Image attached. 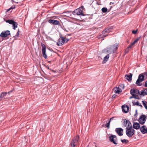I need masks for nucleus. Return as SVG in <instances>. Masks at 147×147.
<instances>
[{
  "instance_id": "nucleus-1",
  "label": "nucleus",
  "mask_w": 147,
  "mask_h": 147,
  "mask_svg": "<svg viewBox=\"0 0 147 147\" xmlns=\"http://www.w3.org/2000/svg\"><path fill=\"white\" fill-rule=\"evenodd\" d=\"M118 45L116 43L114 45L108 47L103 51V52L105 54H111L116 50L118 48Z\"/></svg>"
},
{
  "instance_id": "nucleus-2",
  "label": "nucleus",
  "mask_w": 147,
  "mask_h": 147,
  "mask_svg": "<svg viewBox=\"0 0 147 147\" xmlns=\"http://www.w3.org/2000/svg\"><path fill=\"white\" fill-rule=\"evenodd\" d=\"M147 75V73L146 72L140 74L139 75L138 78L136 82V84L138 86H141L142 84L140 83V82L143 81L144 80V75Z\"/></svg>"
},
{
  "instance_id": "nucleus-3",
  "label": "nucleus",
  "mask_w": 147,
  "mask_h": 147,
  "mask_svg": "<svg viewBox=\"0 0 147 147\" xmlns=\"http://www.w3.org/2000/svg\"><path fill=\"white\" fill-rule=\"evenodd\" d=\"M79 137L77 135L72 139L71 143V146L72 147H74L78 144L79 143Z\"/></svg>"
},
{
  "instance_id": "nucleus-4",
  "label": "nucleus",
  "mask_w": 147,
  "mask_h": 147,
  "mask_svg": "<svg viewBox=\"0 0 147 147\" xmlns=\"http://www.w3.org/2000/svg\"><path fill=\"white\" fill-rule=\"evenodd\" d=\"M84 7L83 6H81V7L79 8L76 9L73 12V14L75 15H82L84 16V14L82 13V10L84 9Z\"/></svg>"
},
{
  "instance_id": "nucleus-5",
  "label": "nucleus",
  "mask_w": 147,
  "mask_h": 147,
  "mask_svg": "<svg viewBox=\"0 0 147 147\" xmlns=\"http://www.w3.org/2000/svg\"><path fill=\"white\" fill-rule=\"evenodd\" d=\"M130 93L131 95L134 96V97L138 99V95L139 94V91L137 89H132L130 90Z\"/></svg>"
},
{
  "instance_id": "nucleus-6",
  "label": "nucleus",
  "mask_w": 147,
  "mask_h": 147,
  "mask_svg": "<svg viewBox=\"0 0 147 147\" xmlns=\"http://www.w3.org/2000/svg\"><path fill=\"white\" fill-rule=\"evenodd\" d=\"M135 133L134 130L132 128L126 129V135L129 137H132Z\"/></svg>"
},
{
  "instance_id": "nucleus-7",
  "label": "nucleus",
  "mask_w": 147,
  "mask_h": 147,
  "mask_svg": "<svg viewBox=\"0 0 147 147\" xmlns=\"http://www.w3.org/2000/svg\"><path fill=\"white\" fill-rule=\"evenodd\" d=\"M124 87V86L123 84H121L119 87H116L115 88L113 89V91L115 93L119 94L122 92V89H123Z\"/></svg>"
},
{
  "instance_id": "nucleus-8",
  "label": "nucleus",
  "mask_w": 147,
  "mask_h": 147,
  "mask_svg": "<svg viewBox=\"0 0 147 147\" xmlns=\"http://www.w3.org/2000/svg\"><path fill=\"white\" fill-rule=\"evenodd\" d=\"M5 22L7 23H8L10 24H12L13 27V29L14 30H15L16 28L17 27L18 24L17 23L12 20H6Z\"/></svg>"
},
{
  "instance_id": "nucleus-9",
  "label": "nucleus",
  "mask_w": 147,
  "mask_h": 147,
  "mask_svg": "<svg viewBox=\"0 0 147 147\" xmlns=\"http://www.w3.org/2000/svg\"><path fill=\"white\" fill-rule=\"evenodd\" d=\"M109 139L111 142L115 144H117V139L115 135H111L109 137Z\"/></svg>"
},
{
  "instance_id": "nucleus-10",
  "label": "nucleus",
  "mask_w": 147,
  "mask_h": 147,
  "mask_svg": "<svg viewBox=\"0 0 147 147\" xmlns=\"http://www.w3.org/2000/svg\"><path fill=\"white\" fill-rule=\"evenodd\" d=\"M111 31L110 28L108 27L105 29L102 32V34L100 35L101 37H105L108 35V33Z\"/></svg>"
},
{
  "instance_id": "nucleus-11",
  "label": "nucleus",
  "mask_w": 147,
  "mask_h": 147,
  "mask_svg": "<svg viewBox=\"0 0 147 147\" xmlns=\"http://www.w3.org/2000/svg\"><path fill=\"white\" fill-rule=\"evenodd\" d=\"M147 119L146 117L144 115H143L140 117L139 121L140 124L143 125L145 123Z\"/></svg>"
},
{
  "instance_id": "nucleus-12",
  "label": "nucleus",
  "mask_w": 147,
  "mask_h": 147,
  "mask_svg": "<svg viewBox=\"0 0 147 147\" xmlns=\"http://www.w3.org/2000/svg\"><path fill=\"white\" fill-rule=\"evenodd\" d=\"M10 34V32L9 30L3 31L0 34V36L2 37H7Z\"/></svg>"
},
{
  "instance_id": "nucleus-13",
  "label": "nucleus",
  "mask_w": 147,
  "mask_h": 147,
  "mask_svg": "<svg viewBox=\"0 0 147 147\" xmlns=\"http://www.w3.org/2000/svg\"><path fill=\"white\" fill-rule=\"evenodd\" d=\"M63 39H64V37H60L59 38L57 43V45L59 46H61L64 43Z\"/></svg>"
},
{
  "instance_id": "nucleus-14",
  "label": "nucleus",
  "mask_w": 147,
  "mask_h": 147,
  "mask_svg": "<svg viewBox=\"0 0 147 147\" xmlns=\"http://www.w3.org/2000/svg\"><path fill=\"white\" fill-rule=\"evenodd\" d=\"M42 51L43 56L45 58H46L47 56L46 54V46L45 45L43 44H42Z\"/></svg>"
},
{
  "instance_id": "nucleus-15",
  "label": "nucleus",
  "mask_w": 147,
  "mask_h": 147,
  "mask_svg": "<svg viewBox=\"0 0 147 147\" xmlns=\"http://www.w3.org/2000/svg\"><path fill=\"white\" fill-rule=\"evenodd\" d=\"M124 123L126 127V129L132 128L131 123L129 121L125 120L124 121Z\"/></svg>"
},
{
  "instance_id": "nucleus-16",
  "label": "nucleus",
  "mask_w": 147,
  "mask_h": 147,
  "mask_svg": "<svg viewBox=\"0 0 147 147\" xmlns=\"http://www.w3.org/2000/svg\"><path fill=\"white\" fill-rule=\"evenodd\" d=\"M116 131L119 136H121L123 135V130L121 128H117L116 129Z\"/></svg>"
},
{
  "instance_id": "nucleus-17",
  "label": "nucleus",
  "mask_w": 147,
  "mask_h": 147,
  "mask_svg": "<svg viewBox=\"0 0 147 147\" xmlns=\"http://www.w3.org/2000/svg\"><path fill=\"white\" fill-rule=\"evenodd\" d=\"M140 130L143 134L147 133V128L145 125H143L140 127Z\"/></svg>"
},
{
  "instance_id": "nucleus-18",
  "label": "nucleus",
  "mask_w": 147,
  "mask_h": 147,
  "mask_svg": "<svg viewBox=\"0 0 147 147\" xmlns=\"http://www.w3.org/2000/svg\"><path fill=\"white\" fill-rule=\"evenodd\" d=\"M48 21L49 23H51L53 25H58L59 24V22L57 20L50 19Z\"/></svg>"
},
{
  "instance_id": "nucleus-19",
  "label": "nucleus",
  "mask_w": 147,
  "mask_h": 147,
  "mask_svg": "<svg viewBox=\"0 0 147 147\" xmlns=\"http://www.w3.org/2000/svg\"><path fill=\"white\" fill-rule=\"evenodd\" d=\"M122 108L123 112L125 113L127 112L129 109V107L127 105H122Z\"/></svg>"
},
{
  "instance_id": "nucleus-20",
  "label": "nucleus",
  "mask_w": 147,
  "mask_h": 147,
  "mask_svg": "<svg viewBox=\"0 0 147 147\" xmlns=\"http://www.w3.org/2000/svg\"><path fill=\"white\" fill-rule=\"evenodd\" d=\"M140 126L139 123L135 122L133 125V127L136 129H139L140 128Z\"/></svg>"
},
{
  "instance_id": "nucleus-21",
  "label": "nucleus",
  "mask_w": 147,
  "mask_h": 147,
  "mask_svg": "<svg viewBox=\"0 0 147 147\" xmlns=\"http://www.w3.org/2000/svg\"><path fill=\"white\" fill-rule=\"evenodd\" d=\"M109 54H107L106 56H105L102 62V63H105L107 61H108L109 57Z\"/></svg>"
},
{
  "instance_id": "nucleus-22",
  "label": "nucleus",
  "mask_w": 147,
  "mask_h": 147,
  "mask_svg": "<svg viewBox=\"0 0 147 147\" xmlns=\"http://www.w3.org/2000/svg\"><path fill=\"white\" fill-rule=\"evenodd\" d=\"M132 74H129L126 75L125 76V78L129 81H131L132 80Z\"/></svg>"
},
{
  "instance_id": "nucleus-23",
  "label": "nucleus",
  "mask_w": 147,
  "mask_h": 147,
  "mask_svg": "<svg viewBox=\"0 0 147 147\" xmlns=\"http://www.w3.org/2000/svg\"><path fill=\"white\" fill-rule=\"evenodd\" d=\"M140 94L141 95H143V96L147 95V89L145 88L143 89V90L141 91V93Z\"/></svg>"
},
{
  "instance_id": "nucleus-24",
  "label": "nucleus",
  "mask_w": 147,
  "mask_h": 147,
  "mask_svg": "<svg viewBox=\"0 0 147 147\" xmlns=\"http://www.w3.org/2000/svg\"><path fill=\"white\" fill-rule=\"evenodd\" d=\"M7 93V92H3L1 93L0 96V100H1L2 98L5 96Z\"/></svg>"
},
{
  "instance_id": "nucleus-25",
  "label": "nucleus",
  "mask_w": 147,
  "mask_h": 147,
  "mask_svg": "<svg viewBox=\"0 0 147 147\" xmlns=\"http://www.w3.org/2000/svg\"><path fill=\"white\" fill-rule=\"evenodd\" d=\"M143 105L146 109H147V102L145 101H142Z\"/></svg>"
},
{
  "instance_id": "nucleus-26",
  "label": "nucleus",
  "mask_w": 147,
  "mask_h": 147,
  "mask_svg": "<svg viewBox=\"0 0 147 147\" xmlns=\"http://www.w3.org/2000/svg\"><path fill=\"white\" fill-rule=\"evenodd\" d=\"M133 103L134 105H137L138 106H140L141 107H142V105L141 104L140 102H133Z\"/></svg>"
},
{
  "instance_id": "nucleus-27",
  "label": "nucleus",
  "mask_w": 147,
  "mask_h": 147,
  "mask_svg": "<svg viewBox=\"0 0 147 147\" xmlns=\"http://www.w3.org/2000/svg\"><path fill=\"white\" fill-rule=\"evenodd\" d=\"M107 11V8L103 7L102 9V11L104 13L106 12Z\"/></svg>"
},
{
  "instance_id": "nucleus-28",
  "label": "nucleus",
  "mask_w": 147,
  "mask_h": 147,
  "mask_svg": "<svg viewBox=\"0 0 147 147\" xmlns=\"http://www.w3.org/2000/svg\"><path fill=\"white\" fill-rule=\"evenodd\" d=\"M140 38H138L137 39H136V40H135L134 41L133 43H132V45H134V44L136 43L139 40Z\"/></svg>"
},
{
  "instance_id": "nucleus-29",
  "label": "nucleus",
  "mask_w": 147,
  "mask_h": 147,
  "mask_svg": "<svg viewBox=\"0 0 147 147\" xmlns=\"http://www.w3.org/2000/svg\"><path fill=\"white\" fill-rule=\"evenodd\" d=\"M121 141L123 143H126L128 142V140L125 139L121 140Z\"/></svg>"
},
{
  "instance_id": "nucleus-30",
  "label": "nucleus",
  "mask_w": 147,
  "mask_h": 147,
  "mask_svg": "<svg viewBox=\"0 0 147 147\" xmlns=\"http://www.w3.org/2000/svg\"><path fill=\"white\" fill-rule=\"evenodd\" d=\"M15 8V7L14 6H12L9 9L7 10V11H10L11 9H13Z\"/></svg>"
},
{
  "instance_id": "nucleus-31",
  "label": "nucleus",
  "mask_w": 147,
  "mask_h": 147,
  "mask_svg": "<svg viewBox=\"0 0 147 147\" xmlns=\"http://www.w3.org/2000/svg\"><path fill=\"white\" fill-rule=\"evenodd\" d=\"M110 121H109V122L108 123H107L105 124V126H106V127H109V125H110Z\"/></svg>"
},
{
  "instance_id": "nucleus-32",
  "label": "nucleus",
  "mask_w": 147,
  "mask_h": 147,
  "mask_svg": "<svg viewBox=\"0 0 147 147\" xmlns=\"http://www.w3.org/2000/svg\"><path fill=\"white\" fill-rule=\"evenodd\" d=\"M63 40H64V43L66 42H67L69 40L68 39L66 38L65 37H64V39H63Z\"/></svg>"
},
{
  "instance_id": "nucleus-33",
  "label": "nucleus",
  "mask_w": 147,
  "mask_h": 147,
  "mask_svg": "<svg viewBox=\"0 0 147 147\" xmlns=\"http://www.w3.org/2000/svg\"><path fill=\"white\" fill-rule=\"evenodd\" d=\"M133 45H132V43H131V45H129L128 46V47H127V49H129V48H131L132 46Z\"/></svg>"
},
{
  "instance_id": "nucleus-34",
  "label": "nucleus",
  "mask_w": 147,
  "mask_h": 147,
  "mask_svg": "<svg viewBox=\"0 0 147 147\" xmlns=\"http://www.w3.org/2000/svg\"><path fill=\"white\" fill-rule=\"evenodd\" d=\"M137 32V30H134L133 31H132V33L133 34H136Z\"/></svg>"
},
{
  "instance_id": "nucleus-35",
  "label": "nucleus",
  "mask_w": 147,
  "mask_h": 147,
  "mask_svg": "<svg viewBox=\"0 0 147 147\" xmlns=\"http://www.w3.org/2000/svg\"><path fill=\"white\" fill-rule=\"evenodd\" d=\"M115 117H113L111 118L110 119V121H110H110H112V120H113L114 119V118Z\"/></svg>"
},
{
  "instance_id": "nucleus-36",
  "label": "nucleus",
  "mask_w": 147,
  "mask_h": 147,
  "mask_svg": "<svg viewBox=\"0 0 147 147\" xmlns=\"http://www.w3.org/2000/svg\"><path fill=\"white\" fill-rule=\"evenodd\" d=\"M145 86L146 87H147V80H146L145 82Z\"/></svg>"
},
{
  "instance_id": "nucleus-37",
  "label": "nucleus",
  "mask_w": 147,
  "mask_h": 147,
  "mask_svg": "<svg viewBox=\"0 0 147 147\" xmlns=\"http://www.w3.org/2000/svg\"><path fill=\"white\" fill-rule=\"evenodd\" d=\"M19 30L18 31V32H17L16 35V36H18L19 35Z\"/></svg>"
},
{
  "instance_id": "nucleus-38",
  "label": "nucleus",
  "mask_w": 147,
  "mask_h": 147,
  "mask_svg": "<svg viewBox=\"0 0 147 147\" xmlns=\"http://www.w3.org/2000/svg\"><path fill=\"white\" fill-rule=\"evenodd\" d=\"M115 95H113L112 96V98H114V97H115Z\"/></svg>"
},
{
  "instance_id": "nucleus-39",
  "label": "nucleus",
  "mask_w": 147,
  "mask_h": 147,
  "mask_svg": "<svg viewBox=\"0 0 147 147\" xmlns=\"http://www.w3.org/2000/svg\"><path fill=\"white\" fill-rule=\"evenodd\" d=\"M40 130L41 131H43V130H43H43H41V129H40Z\"/></svg>"
},
{
  "instance_id": "nucleus-40",
  "label": "nucleus",
  "mask_w": 147,
  "mask_h": 147,
  "mask_svg": "<svg viewBox=\"0 0 147 147\" xmlns=\"http://www.w3.org/2000/svg\"><path fill=\"white\" fill-rule=\"evenodd\" d=\"M132 97L131 96V97H130V98H131Z\"/></svg>"
},
{
  "instance_id": "nucleus-41",
  "label": "nucleus",
  "mask_w": 147,
  "mask_h": 147,
  "mask_svg": "<svg viewBox=\"0 0 147 147\" xmlns=\"http://www.w3.org/2000/svg\"><path fill=\"white\" fill-rule=\"evenodd\" d=\"M146 61H147V59H146Z\"/></svg>"
}]
</instances>
